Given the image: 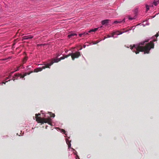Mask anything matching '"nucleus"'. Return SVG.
Listing matches in <instances>:
<instances>
[{"instance_id": "1", "label": "nucleus", "mask_w": 159, "mask_h": 159, "mask_svg": "<svg viewBox=\"0 0 159 159\" xmlns=\"http://www.w3.org/2000/svg\"><path fill=\"white\" fill-rule=\"evenodd\" d=\"M159 31L152 37L149 38L144 41L137 44L130 46V49L136 54L140 52H143L144 54H148L152 48H154V42L157 41V38L159 36Z\"/></svg>"}, {"instance_id": "2", "label": "nucleus", "mask_w": 159, "mask_h": 159, "mask_svg": "<svg viewBox=\"0 0 159 159\" xmlns=\"http://www.w3.org/2000/svg\"><path fill=\"white\" fill-rule=\"evenodd\" d=\"M80 56V53L79 51H77L75 52H73L71 51V52L68 55H66V57H62L60 58H55L52 60H48V61L44 64V66H42V67H39L34 69V72H38L42 71L43 69H45L46 68H50V66L54 63H57L60 61L61 60L64 59L68 57L71 56L72 60H74L75 58H78Z\"/></svg>"}, {"instance_id": "3", "label": "nucleus", "mask_w": 159, "mask_h": 159, "mask_svg": "<svg viewBox=\"0 0 159 159\" xmlns=\"http://www.w3.org/2000/svg\"><path fill=\"white\" fill-rule=\"evenodd\" d=\"M55 129H56L58 131H60L61 133L65 134V137H66V138L65 139V140L67 144L68 145V149H70V148H71V141L69 140V139H70V137L67 136L66 131L64 129H61L58 127H55Z\"/></svg>"}, {"instance_id": "4", "label": "nucleus", "mask_w": 159, "mask_h": 159, "mask_svg": "<svg viewBox=\"0 0 159 159\" xmlns=\"http://www.w3.org/2000/svg\"><path fill=\"white\" fill-rule=\"evenodd\" d=\"M41 112L42 113V114H44V117H46L45 121H47V122L46 123H47L51 126H52L53 125L52 122V119L51 118V117L52 118H54L55 116V114H52L51 112H48L49 115L46 116V113H43V111H41Z\"/></svg>"}, {"instance_id": "5", "label": "nucleus", "mask_w": 159, "mask_h": 159, "mask_svg": "<svg viewBox=\"0 0 159 159\" xmlns=\"http://www.w3.org/2000/svg\"><path fill=\"white\" fill-rule=\"evenodd\" d=\"M133 13L134 14V16L132 15L131 16L130 15H128L126 16V17L124 18L122 20H120L121 23L122 22L125 23V20L128 19L129 20H133L135 19L138 16V11H133Z\"/></svg>"}, {"instance_id": "6", "label": "nucleus", "mask_w": 159, "mask_h": 159, "mask_svg": "<svg viewBox=\"0 0 159 159\" xmlns=\"http://www.w3.org/2000/svg\"><path fill=\"white\" fill-rule=\"evenodd\" d=\"M32 72H25L24 73L23 75H22V74H15L14 75V76L12 77V79L13 81H14L15 79L18 80L19 79H22L23 80H25V76L27 75H30Z\"/></svg>"}, {"instance_id": "7", "label": "nucleus", "mask_w": 159, "mask_h": 159, "mask_svg": "<svg viewBox=\"0 0 159 159\" xmlns=\"http://www.w3.org/2000/svg\"><path fill=\"white\" fill-rule=\"evenodd\" d=\"M40 114L39 113V114H36L35 116L36 117H38L36 118V120L37 121V122L39 123H41V124H43L44 123H46L47 122V121H45L46 117L45 118H42L41 117H39V116H40Z\"/></svg>"}, {"instance_id": "8", "label": "nucleus", "mask_w": 159, "mask_h": 159, "mask_svg": "<svg viewBox=\"0 0 159 159\" xmlns=\"http://www.w3.org/2000/svg\"><path fill=\"white\" fill-rule=\"evenodd\" d=\"M20 67L19 66H18L17 67V68H16V70L14 71H12V72H11L10 73H9L7 75H8V77H6V78H5V80H4V81H5L6 80L11 78H11L12 79H10L9 80H8V81H10L11 80H13L12 79V77H13L12 76V75L13 74L15 71H18L20 69Z\"/></svg>"}, {"instance_id": "9", "label": "nucleus", "mask_w": 159, "mask_h": 159, "mask_svg": "<svg viewBox=\"0 0 159 159\" xmlns=\"http://www.w3.org/2000/svg\"><path fill=\"white\" fill-rule=\"evenodd\" d=\"M34 36L31 35H29L27 36H23L22 37V40H28L29 39H31L33 38Z\"/></svg>"}, {"instance_id": "10", "label": "nucleus", "mask_w": 159, "mask_h": 159, "mask_svg": "<svg viewBox=\"0 0 159 159\" xmlns=\"http://www.w3.org/2000/svg\"><path fill=\"white\" fill-rule=\"evenodd\" d=\"M110 21V20L109 19H105L104 20H103L101 21V24L102 25H107L109 23V22Z\"/></svg>"}, {"instance_id": "11", "label": "nucleus", "mask_w": 159, "mask_h": 159, "mask_svg": "<svg viewBox=\"0 0 159 159\" xmlns=\"http://www.w3.org/2000/svg\"><path fill=\"white\" fill-rule=\"evenodd\" d=\"M102 27V26H101V27H100V28ZM99 28H100V27L96 28H95L94 29H91L90 30H89V31H88V33H91L92 32H95L96 31H97V30H98V29Z\"/></svg>"}, {"instance_id": "12", "label": "nucleus", "mask_w": 159, "mask_h": 159, "mask_svg": "<svg viewBox=\"0 0 159 159\" xmlns=\"http://www.w3.org/2000/svg\"><path fill=\"white\" fill-rule=\"evenodd\" d=\"M159 3V1H154L152 5L150 6V7H152L153 6H157L158 4Z\"/></svg>"}, {"instance_id": "13", "label": "nucleus", "mask_w": 159, "mask_h": 159, "mask_svg": "<svg viewBox=\"0 0 159 159\" xmlns=\"http://www.w3.org/2000/svg\"><path fill=\"white\" fill-rule=\"evenodd\" d=\"M77 34L76 33H70V34L68 35V38L70 39L72 37L74 36H77Z\"/></svg>"}, {"instance_id": "14", "label": "nucleus", "mask_w": 159, "mask_h": 159, "mask_svg": "<svg viewBox=\"0 0 159 159\" xmlns=\"http://www.w3.org/2000/svg\"><path fill=\"white\" fill-rule=\"evenodd\" d=\"M119 32V31H114L112 33V35L111 36V37H113L114 38H117V36L115 37L114 36V35L116 34L117 33Z\"/></svg>"}, {"instance_id": "15", "label": "nucleus", "mask_w": 159, "mask_h": 159, "mask_svg": "<svg viewBox=\"0 0 159 159\" xmlns=\"http://www.w3.org/2000/svg\"><path fill=\"white\" fill-rule=\"evenodd\" d=\"M149 25V23L148 22L147 20H146L145 21H144L143 22V25L144 26L146 25Z\"/></svg>"}, {"instance_id": "16", "label": "nucleus", "mask_w": 159, "mask_h": 159, "mask_svg": "<svg viewBox=\"0 0 159 159\" xmlns=\"http://www.w3.org/2000/svg\"><path fill=\"white\" fill-rule=\"evenodd\" d=\"M118 23H121L120 20L119 21L115 20L112 23V24H116Z\"/></svg>"}, {"instance_id": "17", "label": "nucleus", "mask_w": 159, "mask_h": 159, "mask_svg": "<svg viewBox=\"0 0 159 159\" xmlns=\"http://www.w3.org/2000/svg\"><path fill=\"white\" fill-rule=\"evenodd\" d=\"M102 41V40H101L99 41H97V42H96V43L93 42L92 43H90V45H91L92 44H96L98 43H99L100 41Z\"/></svg>"}, {"instance_id": "18", "label": "nucleus", "mask_w": 159, "mask_h": 159, "mask_svg": "<svg viewBox=\"0 0 159 159\" xmlns=\"http://www.w3.org/2000/svg\"><path fill=\"white\" fill-rule=\"evenodd\" d=\"M82 34L83 35H88L89 34L88 33V31H85V32L82 33Z\"/></svg>"}, {"instance_id": "19", "label": "nucleus", "mask_w": 159, "mask_h": 159, "mask_svg": "<svg viewBox=\"0 0 159 159\" xmlns=\"http://www.w3.org/2000/svg\"><path fill=\"white\" fill-rule=\"evenodd\" d=\"M27 60V57H26L24 58V59L23 60V64H24L26 63Z\"/></svg>"}, {"instance_id": "20", "label": "nucleus", "mask_w": 159, "mask_h": 159, "mask_svg": "<svg viewBox=\"0 0 159 159\" xmlns=\"http://www.w3.org/2000/svg\"><path fill=\"white\" fill-rule=\"evenodd\" d=\"M135 27L136 26H133L132 27H131L129 29V30H134L135 29Z\"/></svg>"}, {"instance_id": "21", "label": "nucleus", "mask_w": 159, "mask_h": 159, "mask_svg": "<svg viewBox=\"0 0 159 159\" xmlns=\"http://www.w3.org/2000/svg\"><path fill=\"white\" fill-rule=\"evenodd\" d=\"M45 45V44H37V47H39L40 46H43Z\"/></svg>"}, {"instance_id": "22", "label": "nucleus", "mask_w": 159, "mask_h": 159, "mask_svg": "<svg viewBox=\"0 0 159 159\" xmlns=\"http://www.w3.org/2000/svg\"><path fill=\"white\" fill-rule=\"evenodd\" d=\"M118 32H117V34H116V35H120V34H122L124 33H125V32H124V31L123 32H120L119 33H118Z\"/></svg>"}, {"instance_id": "23", "label": "nucleus", "mask_w": 159, "mask_h": 159, "mask_svg": "<svg viewBox=\"0 0 159 159\" xmlns=\"http://www.w3.org/2000/svg\"><path fill=\"white\" fill-rule=\"evenodd\" d=\"M7 81H5V82L3 81V82L0 83V85H2L3 84H5L6 82H7Z\"/></svg>"}, {"instance_id": "24", "label": "nucleus", "mask_w": 159, "mask_h": 159, "mask_svg": "<svg viewBox=\"0 0 159 159\" xmlns=\"http://www.w3.org/2000/svg\"><path fill=\"white\" fill-rule=\"evenodd\" d=\"M149 7H150V6H149L148 5H146V10H149Z\"/></svg>"}, {"instance_id": "25", "label": "nucleus", "mask_w": 159, "mask_h": 159, "mask_svg": "<svg viewBox=\"0 0 159 159\" xmlns=\"http://www.w3.org/2000/svg\"><path fill=\"white\" fill-rule=\"evenodd\" d=\"M61 55V54H60L59 53H57L56 54V58H58V57H59Z\"/></svg>"}, {"instance_id": "26", "label": "nucleus", "mask_w": 159, "mask_h": 159, "mask_svg": "<svg viewBox=\"0 0 159 159\" xmlns=\"http://www.w3.org/2000/svg\"><path fill=\"white\" fill-rule=\"evenodd\" d=\"M32 67V66H28L27 67V70H29V69H30L31 67Z\"/></svg>"}, {"instance_id": "27", "label": "nucleus", "mask_w": 159, "mask_h": 159, "mask_svg": "<svg viewBox=\"0 0 159 159\" xmlns=\"http://www.w3.org/2000/svg\"><path fill=\"white\" fill-rule=\"evenodd\" d=\"M159 13V12L158 13H157L154 16H151V18H154V17H155V16H156Z\"/></svg>"}, {"instance_id": "28", "label": "nucleus", "mask_w": 159, "mask_h": 159, "mask_svg": "<svg viewBox=\"0 0 159 159\" xmlns=\"http://www.w3.org/2000/svg\"><path fill=\"white\" fill-rule=\"evenodd\" d=\"M19 67H21L22 68H24L23 64H21Z\"/></svg>"}, {"instance_id": "29", "label": "nucleus", "mask_w": 159, "mask_h": 159, "mask_svg": "<svg viewBox=\"0 0 159 159\" xmlns=\"http://www.w3.org/2000/svg\"><path fill=\"white\" fill-rule=\"evenodd\" d=\"M76 159H80L79 158V156L78 155H76Z\"/></svg>"}, {"instance_id": "30", "label": "nucleus", "mask_w": 159, "mask_h": 159, "mask_svg": "<svg viewBox=\"0 0 159 159\" xmlns=\"http://www.w3.org/2000/svg\"><path fill=\"white\" fill-rule=\"evenodd\" d=\"M79 36H80V37H82V36L83 35L82 34V33H80V34H79Z\"/></svg>"}, {"instance_id": "31", "label": "nucleus", "mask_w": 159, "mask_h": 159, "mask_svg": "<svg viewBox=\"0 0 159 159\" xmlns=\"http://www.w3.org/2000/svg\"><path fill=\"white\" fill-rule=\"evenodd\" d=\"M0 79L1 80H3V79L2 78V76L1 75H0Z\"/></svg>"}, {"instance_id": "32", "label": "nucleus", "mask_w": 159, "mask_h": 159, "mask_svg": "<svg viewBox=\"0 0 159 159\" xmlns=\"http://www.w3.org/2000/svg\"><path fill=\"white\" fill-rule=\"evenodd\" d=\"M77 152H76V151H75V152H74V154H75V155H77Z\"/></svg>"}, {"instance_id": "33", "label": "nucleus", "mask_w": 159, "mask_h": 159, "mask_svg": "<svg viewBox=\"0 0 159 159\" xmlns=\"http://www.w3.org/2000/svg\"><path fill=\"white\" fill-rule=\"evenodd\" d=\"M106 38H107V37H104V38H103V39L102 40H105V39H106Z\"/></svg>"}, {"instance_id": "34", "label": "nucleus", "mask_w": 159, "mask_h": 159, "mask_svg": "<svg viewBox=\"0 0 159 159\" xmlns=\"http://www.w3.org/2000/svg\"><path fill=\"white\" fill-rule=\"evenodd\" d=\"M129 29L128 30H126L125 31H124V32H125H125H128L129 31Z\"/></svg>"}, {"instance_id": "35", "label": "nucleus", "mask_w": 159, "mask_h": 159, "mask_svg": "<svg viewBox=\"0 0 159 159\" xmlns=\"http://www.w3.org/2000/svg\"><path fill=\"white\" fill-rule=\"evenodd\" d=\"M88 158H89L90 157V155H89L87 156Z\"/></svg>"}, {"instance_id": "36", "label": "nucleus", "mask_w": 159, "mask_h": 159, "mask_svg": "<svg viewBox=\"0 0 159 159\" xmlns=\"http://www.w3.org/2000/svg\"><path fill=\"white\" fill-rule=\"evenodd\" d=\"M107 38H110V37H111V36H110V35H108L107 36Z\"/></svg>"}, {"instance_id": "37", "label": "nucleus", "mask_w": 159, "mask_h": 159, "mask_svg": "<svg viewBox=\"0 0 159 159\" xmlns=\"http://www.w3.org/2000/svg\"><path fill=\"white\" fill-rule=\"evenodd\" d=\"M68 52V50H66L65 51V52H66V53H67Z\"/></svg>"}, {"instance_id": "38", "label": "nucleus", "mask_w": 159, "mask_h": 159, "mask_svg": "<svg viewBox=\"0 0 159 159\" xmlns=\"http://www.w3.org/2000/svg\"><path fill=\"white\" fill-rule=\"evenodd\" d=\"M86 46V45H83V48H85Z\"/></svg>"}, {"instance_id": "39", "label": "nucleus", "mask_w": 159, "mask_h": 159, "mask_svg": "<svg viewBox=\"0 0 159 159\" xmlns=\"http://www.w3.org/2000/svg\"><path fill=\"white\" fill-rule=\"evenodd\" d=\"M125 47H126L127 48H129V47H128V46H126V45H125Z\"/></svg>"}, {"instance_id": "40", "label": "nucleus", "mask_w": 159, "mask_h": 159, "mask_svg": "<svg viewBox=\"0 0 159 159\" xmlns=\"http://www.w3.org/2000/svg\"><path fill=\"white\" fill-rule=\"evenodd\" d=\"M75 47H73V48H72V49H75Z\"/></svg>"}, {"instance_id": "41", "label": "nucleus", "mask_w": 159, "mask_h": 159, "mask_svg": "<svg viewBox=\"0 0 159 159\" xmlns=\"http://www.w3.org/2000/svg\"><path fill=\"white\" fill-rule=\"evenodd\" d=\"M48 127V126L47 125L46 126V127H45V128L46 129H47V127Z\"/></svg>"}, {"instance_id": "42", "label": "nucleus", "mask_w": 159, "mask_h": 159, "mask_svg": "<svg viewBox=\"0 0 159 159\" xmlns=\"http://www.w3.org/2000/svg\"><path fill=\"white\" fill-rule=\"evenodd\" d=\"M72 148V150H73V151H75V150L73 148Z\"/></svg>"}, {"instance_id": "43", "label": "nucleus", "mask_w": 159, "mask_h": 159, "mask_svg": "<svg viewBox=\"0 0 159 159\" xmlns=\"http://www.w3.org/2000/svg\"><path fill=\"white\" fill-rule=\"evenodd\" d=\"M7 59H7H2V60H6V59Z\"/></svg>"}, {"instance_id": "44", "label": "nucleus", "mask_w": 159, "mask_h": 159, "mask_svg": "<svg viewBox=\"0 0 159 159\" xmlns=\"http://www.w3.org/2000/svg\"><path fill=\"white\" fill-rule=\"evenodd\" d=\"M117 15H118V14H117L116 15L114 16H116Z\"/></svg>"}, {"instance_id": "45", "label": "nucleus", "mask_w": 159, "mask_h": 159, "mask_svg": "<svg viewBox=\"0 0 159 159\" xmlns=\"http://www.w3.org/2000/svg\"><path fill=\"white\" fill-rule=\"evenodd\" d=\"M82 49V48H81L80 49V50H81Z\"/></svg>"}, {"instance_id": "46", "label": "nucleus", "mask_w": 159, "mask_h": 159, "mask_svg": "<svg viewBox=\"0 0 159 159\" xmlns=\"http://www.w3.org/2000/svg\"><path fill=\"white\" fill-rule=\"evenodd\" d=\"M135 10H138V9H136Z\"/></svg>"}, {"instance_id": "47", "label": "nucleus", "mask_w": 159, "mask_h": 159, "mask_svg": "<svg viewBox=\"0 0 159 159\" xmlns=\"http://www.w3.org/2000/svg\"><path fill=\"white\" fill-rule=\"evenodd\" d=\"M87 46H89V45H87Z\"/></svg>"}]
</instances>
